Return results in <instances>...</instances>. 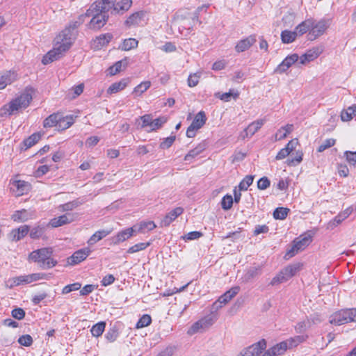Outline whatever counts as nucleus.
<instances>
[{
    "instance_id": "c85d7f7f",
    "label": "nucleus",
    "mask_w": 356,
    "mask_h": 356,
    "mask_svg": "<svg viewBox=\"0 0 356 356\" xmlns=\"http://www.w3.org/2000/svg\"><path fill=\"white\" fill-rule=\"evenodd\" d=\"M119 327L118 325L115 323L113 325H111L105 334V338L108 342H114L119 337Z\"/></svg>"
},
{
    "instance_id": "680f3d73",
    "label": "nucleus",
    "mask_w": 356,
    "mask_h": 356,
    "mask_svg": "<svg viewBox=\"0 0 356 356\" xmlns=\"http://www.w3.org/2000/svg\"><path fill=\"white\" fill-rule=\"evenodd\" d=\"M29 278L27 275H20L13 278V285L18 286L20 284H29Z\"/></svg>"
},
{
    "instance_id": "79ce46f5",
    "label": "nucleus",
    "mask_w": 356,
    "mask_h": 356,
    "mask_svg": "<svg viewBox=\"0 0 356 356\" xmlns=\"http://www.w3.org/2000/svg\"><path fill=\"white\" fill-rule=\"evenodd\" d=\"M45 232V227L44 225H38L33 227L29 231V236L32 239L40 238Z\"/></svg>"
},
{
    "instance_id": "7ed1b4c3",
    "label": "nucleus",
    "mask_w": 356,
    "mask_h": 356,
    "mask_svg": "<svg viewBox=\"0 0 356 356\" xmlns=\"http://www.w3.org/2000/svg\"><path fill=\"white\" fill-rule=\"evenodd\" d=\"M51 248H40L31 252L29 255V260L38 263L43 269H49L57 264V261L51 258Z\"/></svg>"
},
{
    "instance_id": "4c0bfd02",
    "label": "nucleus",
    "mask_w": 356,
    "mask_h": 356,
    "mask_svg": "<svg viewBox=\"0 0 356 356\" xmlns=\"http://www.w3.org/2000/svg\"><path fill=\"white\" fill-rule=\"evenodd\" d=\"M127 82L126 80H122L119 82L112 83L107 90L108 94L116 93L123 90L127 86Z\"/></svg>"
},
{
    "instance_id": "f8f14e48",
    "label": "nucleus",
    "mask_w": 356,
    "mask_h": 356,
    "mask_svg": "<svg viewBox=\"0 0 356 356\" xmlns=\"http://www.w3.org/2000/svg\"><path fill=\"white\" fill-rule=\"evenodd\" d=\"M330 323L335 325L348 323L346 309H341L332 314L330 317Z\"/></svg>"
},
{
    "instance_id": "37998d69",
    "label": "nucleus",
    "mask_w": 356,
    "mask_h": 356,
    "mask_svg": "<svg viewBox=\"0 0 356 356\" xmlns=\"http://www.w3.org/2000/svg\"><path fill=\"white\" fill-rule=\"evenodd\" d=\"M105 327L106 323L104 321L95 324L90 330L92 335L95 337L101 336L105 330Z\"/></svg>"
},
{
    "instance_id": "0eeeda50",
    "label": "nucleus",
    "mask_w": 356,
    "mask_h": 356,
    "mask_svg": "<svg viewBox=\"0 0 356 356\" xmlns=\"http://www.w3.org/2000/svg\"><path fill=\"white\" fill-rule=\"evenodd\" d=\"M266 348V341L261 339L259 341L243 349L245 356H259Z\"/></svg>"
},
{
    "instance_id": "5701e85b",
    "label": "nucleus",
    "mask_w": 356,
    "mask_h": 356,
    "mask_svg": "<svg viewBox=\"0 0 356 356\" xmlns=\"http://www.w3.org/2000/svg\"><path fill=\"white\" fill-rule=\"evenodd\" d=\"M297 144V141L295 140H290L284 148L281 149L277 153L275 159L277 160H282L286 158L295 148V145Z\"/></svg>"
},
{
    "instance_id": "0e129e2a",
    "label": "nucleus",
    "mask_w": 356,
    "mask_h": 356,
    "mask_svg": "<svg viewBox=\"0 0 356 356\" xmlns=\"http://www.w3.org/2000/svg\"><path fill=\"white\" fill-rule=\"evenodd\" d=\"M18 343L24 346H30L33 343V339L29 334H24L18 339Z\"/></svg>"
},
{
    "instance_id": "49530a36",
    "label": "nucleus",
    "mask_w": 356,
    "mask_h": 356,
    "mask_svg": "<svg viewBox=\"0 0 356 356\" xmlns=\"http://www.w3.org/2000/svg\"><path fill=\"white\" fill-rule=\"evenodd\" d=\"M151 86L150 81H143L138 85L134 89L133 94L136 96L141 95L144 92H145Z\"/></svg>"
},
{
    "instance_id": "e2e57ef3",
    "label": "nucleus",
    "mask_w": 356,
    "mask_h": 356,
    "mask_svg": "<svg viewBox=\"0 0 356 356\" xmlns=\"http://www.w3.org/2000/svg\"><path fill=\"white\" fill-rule=\"evenodd\" d=\"M287 280H288L287 277L285 275V274H282V270L276 276H275L272 279L270 284L273 286V285H276L277 284L284 282Z\"/></svg>"
},
{
    "instance_id": "39448f33",
    "label": "nucleus",
    "mask_w": 356,
    "mask_h": 356,
    "mask_svg": "<svg viewBox=\"0 0 356 356\" xmlns=\"http://www.w3.org/2000/svg\"><path fill=\"white\" fill-rule=\"evenodd\" d=\"M312 242V236L310 234H305L293 241V244L290 250H289L285 255L286 257H292L299 251L304 250Z\"/></svg>"
},
{
    "instance_id": "2f4dec72",
    "label": "nucleus",
    "mask_w": 356,
    "mask_h": 356,
    "mask_svg": "<svg viewBox=\"0 0 356 356\" xmlns=\"http://www.w3.org/2000/svg\"><path fill=\"white\" fill-rule=\"evenodd\" d=\"M60 113H53L44 119L43 126L44 128H50L58 126V122L60 120Z\"/></svg>"
},
{
    "instance_id": "423d86ee",
    "label": "nucleus",
    "mask_w": 356,
    "mask_h": 356,
    "mask_svg": "<svg viewBox=\"0 0 356 356\" xmlns=\"http://www.w3.org/2000/svg\"><path fill=\"white\" fill-rule=\"evenodd\" d=\"M76 216L75 213H67L58 218H52L49 221V225L52 227H58L73 222L75 220Z\"/></svg>"
},
{
    "instance_id": "09e8293b",
    "label": "nucleus",
    "mask_w": 356,
    "mask_h": 356,
    "mask_svg": "<svg viewBox=\"0 0 356 356\" xmlns=\"http://www.w3.org/2000/svg\"><path fill=\"white\" fill-rule=\"evenodd\" d=\"M289 209L284 207H278L273 212V217L277 220H284L286 218Z\"/></svg>"
},
{
    "instance_id": "dca6fc26",
    "label": "nucleus",
    "mask_w": 356,
    "mask_h": 356,
    "mask_svg": "<svg viewBox=\"0 0 356 356\" xmlns=\"http://www.w3.org/2000/svg\"><path fill=\"white\" fill-rule=\"evenodd\" d=\"M145 13L143 10L131 14L124 22L127 27L138 26L143 20Z\"/></svg>"
},
{
    "instance_id": "2eb2a0df",
    "label": "nucleus",
    "mask_w": 356,
    "mask_h": 356,
    "mask_svg": "<svg viewBox=\"0 0 356 356\" xmlns=\"http://www.w3.org/2000/svg\"><path fill=\"white\" fill-rule=\"evenodd\" d=\"M135 228L136 226L119 232L113 238V243L118 244L131 238L134 235V232L136 231Z\"/></svg>"
},
{
    "instance_id": "6e6d98bb",
    "label": "nucleus",
    "mask_w": 356,
    "mask_h": 356,
    "mask_svg": "<svg viewBox=\"0 0 356 356\" xmlns=\"http://www.w3.org/2000/svg\"><path fill=\"white\" fill-rule=\"evenodd\" d=\"M166 121L167 118L165 117H160L155 120H152L150 131H155L161 128L162 125L166 122Z\"/></svg>"
},
{
    "instance_id": "a19ab883",
    "label": "nucleus",
    "mask_w": 356,
    "mask_h": 356,
    "mask_svg": "<svg viewBox=\"0 0 356 356\" xmlns=\"http://www.w3.org/2000/svg\"><path fill=\"white\" fill-rule=\"evenodd\" d=\"M286 343H286L285 341H284L279 343H277L276 345L270 348L272 354L274 355L275 356L283 355L289 348Z\"/></svg>"
},
{
    "instance_id": "603ef678",
    "label": "nucleus",
    "mask_w": 356,
    "mask_h": 356,
    "mask_svg": "<svg viewBox=\"0 0 356 356\" xmlns=\"http://www.w3.org/2000/svg\"><path fill=\"white\" fill-rule=\"evenodd\" d=\"M151 316L149 314H144L140 318V319L137 322L136 327L138 329L143 328L148 326L149 325L151 324Z\"/></svg>"
},
{
    "instance_id": "72a5a7b5",
    "label": "nucleus",
    "mask_w": 356,
    "mask_h": 356,
    "mask_svg": "<svg viewBox=\"0 0 356 356\" xmlns=\"http://www.w3.org/2000/svg\"><path fill=\"white\" fill-rule=\"evenodd\" d=\"M207 118L204 111H200L195 117L191 126L195 127V129H200L206 122Z\"/></svg>"
},
{
    "instance_id": "58836bf2",
    "label": "nucleus",
    "mask_w": 356,
    "mask_h": 356,
    "mask_svg": "<svg viewBox=\"0 0 356 356\" xmlns=\"http://www.w3.org/2000/svg\"><path fill=\"white\" fill-rule=\"evenodd\" d=\"M307 338V336L298 335L286 340L285 342L287 343L286 345L290 349L293 347H296L300 343L304 342Z\"/></svg>"
},
{
    "instance_id": "7c9ffc66",
    "label": "nucleus",
    "mask_w": 356,
    "mask_h": 356,
    "mask_svg": "<svg viewBox=\"0 0 356 356\" xmlns=\"http://www.w3.org/2000/svg\"><path fill=\"white\" fill-rule=\"evenodd\" d=\"M12 220L17 222H23L31 218V215L26 210L22 209L16 211L11 216Z\"/></svg>"
},
{
    "instance_id": "4468645a",
    "label": "nucleus",
    "mask_w": 356,
    "mask_h": 356,
    "mask_svg": "<svg viewBox=\"0 0 356 356\" xmlns=\"http://www.w3.org/2000/svg\"><path fill=\"white\" fill-rule=\"evenodd\" d=\"M17 77V74L14 71H6L0 74V90L5 88L8 85L14 82Z\"/></svg>"
},
{
    "instance_id": "8fccbe9b",
    "label": "nucleus",
    "mask_w": 356,
    "mask_h": 356,
    "mask_svg": "<svg viewBox=\"0 0 356 356\" xmlns=\"http://www.w3.org/2000/svg\"><path fill=\"white\" fill-rule=\"evenodd\" d=\"M156 227V226L153 221H143L138 225L137 231L138 232H145L146 231L153 230Z\"/></svg>"
},
{
    "instance_id": "774afa93",
    "label": "nucleus",
    "mask_w": 356,
    "mask_h": 356,
    "mask_svg": "<svg viewBox=\"0 0 356 356\" xmlns=\"http://www.w3.org/2000/svg\"><path fill=\"white\" fill-rule=\"evenodd\" d=\"M202 233L197 231H193L188 233L186 235L183 236L182 238L185 241L195 240L200 238L202 236Z\"/></svg>"
},
{
    "instance_id": "338daca9",
    "label": "nucleus",
    "mask_w": 356,
    "mask_h": 356,
    "mask_svg": "<svg viewBox=\"0 0 356 356\" xmlns=\"http://www.w3.org/2000/svg\"><path fill=\"white\" fill-rule=\"evenodd\" d=\"M270 185V181L267 177H263L257 181V188L259 190H266Z\"/></svg>"
},
{
    "instance_id": "a211bd4d",
    "label": "nucleus",
    "mask_w": 356,
    "mask_h": 356,
    "mask_svg": "<svg viewBox=\"0 0 356 356\" xmlns=\"http://www.w3.org/2000/svg\"><path fill=\"white\" fill-rule=\"evenodd\" d=\"M264 122L265 120L263 119L252 122L243 131L244 135L242 134V137L245 138V136H253L264 125Z\"/></svg>"
},
{
    "instance_id": "aec40b11",
    "label": "nucleus",
    "mask_w": 356,
    "mask_h": 356,
    "mask_svg": "<svg viewBox=\"0 0 356 356\" xmlns=\"http://www.w3.org/2000/svg\"><path fill=\"white\" fill-rule=\"evenodd\" d=\"M327 28V25L326 22L325 20H321L316 24H314V26L312 27L309 34L314 36V38H316L323 35Z\"/></svg>"
},
{
    "instance_id": "a878e982",
    "label": "nucleus",
    "mask_w": 356,
    "mask_h": 356,
    "mask_svg": "<svg viewBox=\"0 0 356 356\" xmlns=\"http://www.w3.org/2000/svg\"><path fill=\"white\" fill-rule=\"evenodd\" d=\"M215 96L225 102H228L232 99V98L234 99H237L239 96V92L234 89H230L227 92H217L215 94Z\"/></svg>"
},
{
    "instance_id": "9b49d317",
    "label": "nucleus",
    "mask_w": 356,
    "mask_h": 356,
    "mask_svg": "<svg viewBox=\"0 0 356 356\" xmlns=\"http://www.w3.org/2000/svg\"><path fill=\"white\" fill-rule=\"evenodd\" d=\"M89 248H83L76 251L70 257L67 259V262L70 265H75L85 260L90 254Z\"/></svg>"
},
{
    "instance_id": "cd10ccee",
    "label": "nucleus",
    "mask_w": 356,
    "mask_h": 356,
    "mask_svg": "<svg viewBox=\"0 0 356 356\" xmlns=\"http://www.w3.org/2000/svg\"><path fill=\"white\" fill-rule=\"evenodd\" d=\"M302 264L300 263L289 265L282 269V274H285L289 280L294 276L302 268Z\"/></svg>"
},
{
    "instance_id": "de8ad7c7",
    "label": "nucleus",
    "mask_w": 356,
    "mask_h": 356,
    "mask_svg": "<svg viewBox=\"0 0 356 356\" xmlns=\"http://www.w3.org/2000/svg\"><path fill=\"white\" fill-rule=\"evenodd\" d=\"M150 244H151L150 242L139 243L135 244L134 245L130 247L127 250V253L134 254V253L138 252L139 251L145 250L147 247H149L150 245Z\"/></svg>"
},
{
    "instance_id": "c756f323",
    "label": "nucleus",
    "mask_w": 356,
    "mask_h": 356,
    "mask_svg": "<svg viewBox=\"0 0 356 356\" xmlns=\"http://www.w3.org/2000/svg\"><path fill=\"white\" fill-rule=\"evenodd\" d=\"M110 233L111 231L105 229L98 230L90 236V238L88 241V243L90 245H92L99 241L102 240L103 238L108 236Z\"/></svg>"
},
{
    "instance_id": "1a4fd4ad",
    "label": "nucleus",
    "mask_w": 356,
    "mask_h": 356,
    "mask_svg": "<svg viewBox=\"0 0 356 356\" xmlns=\"http://www.w3.org/2000/svg\"><path fill=\"white\" fill-rule=\"evenodd\" d=\"M30 227L26 225H21L18 228L13 229L8 234L11 241L17 242L24 238L29 232Z\"/></svg>"
},
{
    "instance_id": "ddd939ff",
    "label": "nucleus",
    "mask_w": 356,
    "mask_h": 356,
    "mask_svg": "<svg viewBox=\"0 0 356 356\" xmlns=\"http://www.w3.org/2000/svg\"><path fill=\"white\" fill-rule=\"evenodd\" d=\"M184 211L183 208L177 207L170 211L165 215V216L161 220L160 222L161 227H167L174 221L179 216H180Z\"/></svg>"
},
{
    "instance_id": "5fc2aeb1",
    "label": "nucleus",
    "mask_w": 356,
    "mask_h": 356,
    "mask_svg": "<svg viewBox=\"0 0 356 356\" xmlns=\"http://www.w3.org/2000/svg\"><path fill=\"white\" fill-rule=\"evenodd\" d=\"M254 180V176L247 175L240 182L238 188L240 191H246L248 188L252 184Z\"/></svg>"
},
{
    "instance_id": "f257e3e1",
    "label": "nucleus",
    "mask_w": 356,
    "mask_h": 356,
    "mask_svg": "<svg viewBox=\"0 0 356 356\" xmlns=\"http://www.w3.org/2000/svg\"><path fill=\"white\" fill-rule=\"evenodd\" d=\"M115 0H100L94 2L84 15H80V19L91 17L88 24L90 29L99 30L103 27L108 19V12L113 9Z\"/></svg>"
},
{
    "instance_id": "052dcab7",
    "label": "nucleus",
    "mask_w": 356,
    "mask_h": 356,
    "mask_svg": "<svg viewBox=\"0 0 356 356\" xmlns=\"http://www.w3.org/2000/svg\"><path fill=\"white\" fill-rule=\"evenodd\" d=\"M335 143L336 140L334 138L326 139L324 142H323V143L321 145H319L318 148V152H323L326 149L334 146L335 145Z\"/></svg>"
},
{
    "instance_id": "6ab92c4d",
    "label": "nucleus",
    "mask_w": 356,
    "mask_h": 356,
    "mask_svg": "<svg viewBox=\"0 0 356 356\" xmlns=\"http://www.w3.org/2000/svg\"><path fill=\"white\" fill-rule=\"evenodd\" d=\"M112 38L113 35L111 33L102 34L93 40L92 46L95 49H101L107 45Z\"/></svg>"
},
{
    "instance_id": "412c9836",
    "label": "nucleus",
    "mask_w": 356,
    "mask_h": 356,
    "mask_svg": "<svg viewBox=\"0 0 356 356\" xmlns=\"http://www.w3.org/2000/svg\"><path fill=\"white\" fill-rule=\"evenodd\" d=\"M314 26V19H308L303 22H302L300 24H298L296 29L295 31L298 35H302L307 31H310L312 27Z\"/></svg>"
},
{
    "instance_id": "393cba45",
    "label": "nucleus",
    "mask_w": 356,
    "mask_h": 356,
    "mask_svg": "<svg viewBox=\"0 0 356 356\" xmlns=\"http://www.w3.org/2000/svg\"><path fill=\"white\" fill-rule=\"evenodd\" d=\"M240 291L239 286H234L231 288L229 291H226L222 296H220L218 300L225 305L228 302H229Z\"/></svg>"
},
{
    "instance_id": "f03ea898",
    "label": "nucleus",
    "mask_w": 356,
    "mask_h": 356,
    "mask_svg": "<svg viewBox=\"0 0 356 356\" xmlns=\"http://www.w3.org/2000/svg\"><path fill=\"white\" fill-rule=\"evenodd\" d=\"M76 39L70 29H65L54 39V48L43 56L42 62L47 65L60 58L68 51Z\"/></svg>"
},
{
    "instance_id": "c03bdc74",
    "label": "nucleus",
    "mask_w": 356,
    "mask_h": 356,
    "mask_svg": "<svg viewBox=\"0 0 356 356\" xmlns=\"http://www.w3.org/2000/svg\"><path fill=\"white\" fill-rule=\"evenodd\" d=\"M216 319H217L216 314H211L207 315V316H204V318H201L200 321L202 324V327H203V328L205 330V329L209 328L210 326H211L214 323V322L216 321Z\"/></svg>"
},
{
    "instance_id": "3c124183",
    "label": "nucleus",
    "mask_w": 356,
    "mask_h": 356,
    "mask_svg": "<svg viewBox=\"0 0 356 356\" xmlns=\"http://www.w3.org/2000/svg\"><path fill=\"white\" fill-rule=\"evenodd\" d=\"M41 138V135L39 133H35L26 138L24 143L26 147H31L36 144Z\"/></svg>"
},
{
    "instance_id": "473e14b6",
    "label": "nucleus",
    "mask_w": 356,
    "mask_h": 356,
    "mask_svg": "<svg viewBox=\"0 0 356 356\" xmlns=\"http://www.w3.org/2000/svg\"><path fill=\"white\" fill-rule=\"evenodd\" d=\"M132 5V0H121L117 3H115V1H114V6H113V8L114 10L117 11L118 13L122 11L125 12L127 11Z\"/></svg>"
},
{
    "instance_id": "9d476101",
    "label": "nucleus",
    "mask_w": 356,
    "mask_h": 356,
    "mask_svg": "<svg viewBox=\"0 0 356 356\" xmlns=\"http://www.w3.org/2000/svg\"><path fill=\"white\" fill-rule=\"evenodd\" d=\"M257 41L256 35H251L239 40L235 46V50L238 53L243 52L249 49Z\"/></svg>"
},
{
    "instance_id": "b1692460",
    "label": "nucleus",
    "mask_w": 356,
    "mask_h": 356,
    "mask_svg": "<svg viewBox=\"0 0 356 356\" xmlns=\"http://www.w3.org/2000/svg\"><path fill=\"white\" fill-rule=\"evenodd\" d=\"M13 184L16 188V193L18 196L27 193L31 188V185L25 181L17 180Z\"/></svg>"
},
{
    "instance_id": "bb28decb",
    "label": "nucleus",
    "mask_w": 356,
    "mask_h": 356,
    "mask_svg": "<svg viewBox=\"0 0 356 356\" xmlns=\"http://www.w3.org/2000/svg\"><path fill=\"white\" fill-rule=\"evenodd\" d=\"M261 273V269L259 266L250 267L243 275V279L245 282H248Z\"/></svg>"
},
{
    "instance_id": "4d7b16f0",
    "label": "nucleus",
    "mask_w": 356,
    "mask_h": 356,
    "mask_svg": "<svg viewBox=\"0 0 356 356\" xmlns=\"http://www.w3.org/2000/svg\"><path fill=\"white\" fill-rule=\"evenodd\" d=\"M233 198H232V196L230 195H225L222 199V202H221V206H222V208L224 209V210H229L232 208V204H233Z\"/></svg>"
},
{
    "instance_id": "f704fd0d",
    "label": "nucleus",
    "mask_w": 356,
    "mask_h": 356,
    "mask_svg": "<svg viewBox=\"0 0 356 356\" xmlns=\"http://www.w3.org/2000/svg\"><path fill=\"white\" fill-rule=\"evenodd\" d=\"M293 124H289L281 127L275 134V140H281L285 138L293 131Z\"/></svg>"
},
{
    "instance_id": "bf43d9fd",
    "label": "nucleus",
    "mask_w": 356,
    "mask_h": 356,
    "mask_svg": "<svg viewBox=\"0 0 356 356\" xmlns=\"http://www.w3.org/2000/svg\"><path fill=\"white\" fill-rule=\"evenodd\" d=\"M175 139V136H170L169 137L164 138L163 141L160 143L159 147L163 149H168L172 146Z\"/></svg>"
},
{
    "instance_id": "a18cd8bd",
    "label": "nucleus",
    "mask_w": 356,
    "mask_h": 356,
    "mask_svg": "<svg viewBox=\"0 0 356 356\" xmlns=\"http://www.w3.org/2000/svg\"><path fill=\"white\" fill-rule=\"evenodd\" d=\"M138 42L135 38L125 39L122 44L121 49L124 51H129L137 47Z\"/></svg>"
},
{
    "instance_id": "ea45409f",
    "label": "nucleus",
    "mask_w": 356,
    "mask_h": 356,
    "mask_svg": "<svg viewBox=\"0 0 356 356\" xmlns=\"http://www.w3.org/2000/svg\"><path fill=\"white\" fill-rule=\"evenodd\" d=\"M128 64L127 59L119 60L116 62L113 66L109 68V73L111 75H115L120 72L122 69L125 68Z\"/></svg>"
},
{
    "instance_id": "e433bc0d",
    "label": "nucleus",
    "mask_w": 356,
    "mask_h": 356,
    "mask_svg": "<svg viewBox=\"0 0 356 356\" xmlns=\"http://www.w3.org/2000/svg\"><path fill=\"white\" fill-rule=\"evenodd\" d=\"M356 114V106H349L346 110H343L341 113V119L343 122H348L353 119Z\"/></svg>"
},
{
    "instance_id": "864d4df0",
    "label": "nucleus",
    "mask_w": 356,
    "mask_h": 356,
    "mask_svg": "<svg viewBox=\"0 0 356 356\" xmlns=\"http://www.w3.org/2000/svg\"><path fill=\"white\" fill-rule=\"evenodd\" d=\"M81 203L78 200H74L72 202H67L65 204H61L59 206V209L61 211H72L74 209L79 207Z\"/></svg>"
},
{
    "instance_id": "69168bd1",
    "label": "nucleus",
    "mask_w": 356,
    "mask_h": 356,
    "mask_svg": "<svg viewBox=\"0 0 356 356\" xmlns=\"http://www.w3.org/2000/svg\"><path fill=\"white\" fill-rule=\"evenodd\" d=\"M344 156L350 165H356V152L346 151L344 152Z\"/></svg>"
},
{
    "instance_id": "6e6552de",
    "label": "nucleus",
    "mask_w": 356,
    "mask_h": 356,
    "mask_svg": "<svg viewBox=\"0 0 356 356\" xmlns=\"http://www.w3.org/2000/svg\"><path fill=\"white\" fill-rule=\"evenodd\" d=\"M298 58L299 56L297 54H293L286 56L275 69L274 72L277 74L285 72L293 64L298 60Z\"/></svg>"
},
{
    "instance_id": "c9c22d12",
    "label": "nucleus",
    "mask_w": 356,
    "mask_h": 356,
    "mask_svg": "<svg viewBox=\"0 0 356 356\" xmlns=\"http://www.w3.org/2000/svg\"><path fill=\"white\" fill-rule=\"evenodd\" d=\"M298 35L296 31H291L289 30H284L281 33V40L282 42L284 44H289L293 42Z\"/></svg>"
},
{
    "instance_id": "13d9d810",
    "label": "nucleus",
    "mask_w": 356,
    "mask_h": 356,
    "mask_svg": "<svg viewBox=\"0 0 356 356\" xmlns=\"http://www.w3.org/2000/svg\"><path fill=\"white\" fill-rule=\"evenodd\" d=\"M81 284L79 282H75L73 284H70L65 286L63 289L62 293L67 294L72 291L79 290V289H81Z\"/></svg>"
},
{
    "instance_id": "4be33fe9",
    "label": "nucleus",
    "mask_w": 356,
    "mask_h": 356,
    "mask_svg": "<svg viewBox=\"0 0 356 356\" xmlns=\"http://www.w3.org/2000/svg\"><path fill=\"white\" fill-rule=\"evenodd\" d=\"M74 123V118L72 115L63 116L60 115V120L58 122L57 128L58 130H65L70 127Z\"/></svg>"
},
{
    "instance_id": "f3484780",
    "label": "nucleus",
    "mask_w": 356,
    "mask_h": 356,
    "mask_svg": "<svg viewBox=\"0 0 356 356\" xmlns=\"http://www.w3.org/2000/svg\"><path fill=\"white\" fill-rule=\"evenodd\" d=\"M321 54V50L318 47L309 49L300 57V63L302 65L309 63L317 58Z\"/></svg>"
},
{
    "instance_id": "20e7f679",
    "label": "nucleus",
    "mask_w": 356,
    "mask_h": 356,
    "mask_svg": "<svg viewBox=\"0 0 356 356\" xmlns=\"http://www.w3.org/2000/svg\"><path fill=\"white\" fill-rule=\"evenodd\" d=\"M31 91V89H26L20 96L3 106L1 109L3 113L10 115L20 109L26 108L32 100Z\"/></svg>"
}]
</instances>
